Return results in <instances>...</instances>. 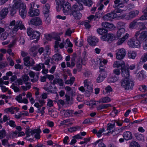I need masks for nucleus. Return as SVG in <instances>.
Segmentation results:
<instances>
[{
  "mask_svg": "<svg viewBox=\"0 0 147 147\" xmlns=\"http://www.w3.org/2000/svg\"><path fill=\"white\" fill-rule=\"evenodd\" d=\"M12 6L11 10L12 14H15L19 9V14L23 18H24L26 15V6L25 3H22L21 0H13Z\"/></svg>",
  "mask_w": 147,
  "mask_h": 147,
  "instance_id": "1",
  "label": "nucleus"
},
{
  "mask_svg": "<svg viewBox=\"0 0 147 147\" xmlns=\"http://www.w3.org/2000/svg\"><path fill=\"white\" fill-rule=\"evenodd\" d=\"M62 33V32H59L45 34V38L43 40L44 43H46L48 41L51 40L52 39H54L55 40L54 45L55 51L56 52H58L59 50V42L61 41V39L59 36Z\"/></svg>",
  "mask_w": 147,
  "mask_h": 147,
  "instance_id": "2",
  "label": "nucleus"
},
{
  "mask_svg": "<svg viewBox=\"0 0 147 147\" xmlns=\"http://www.w3.org/2000/svg\"><path fill=\"white\" fill-rule=\"evenodd\" d=\"M14 26L13 28L11 30V32L13 34H16L19 29L21 30L25 29L24 24L20 20H18L16 22L14 20L11 22L9 26V28L11 29Z\"/></svg>",
  "mask_w": 147,
  "mask_h": 147,
  "instance_id": "3",
  "label": "nucleus"
},
{
  "mask_svg": "<svg viewBox=\"0 0 147 147\" xmlns=\"http://www.w3.org/2000/svg\"><path fill=\"white\" fill-rule=\"evenodd\" d=\"M122 11L121 9H115L113 12L105 15L103 17V19L105 20L112 21V20L115 18L117 19H122L123 17L119 16V15L117 14V13H121Z\"/></svg>",
  "mask_w": 147,
  "mask_h": 147,
  "instance_id": "4",
  "label": "nucleus"
},
{
  "mask_svg": "<svg viewBox=\"0 0 147 147\" xmlns=\"http://www.w3.org/2000/svg\"><path fill=\"white\" fill-rule=\"evenodd\" d=\"M77 3L73 5V8L77 10H82L83 9V5L80 3L82 2L84 5L88 7L91 6L92 5V2L91 0H75Z\"/></svg>",
  "mask_w": 147,
  "mask_h": 147,
  "instance_id": "5",
  "label": "nucleus"
},
{
  "mask_svg": "<svg viewBox=\"0 0 147 147\" xmlns=\"http://www.w3.org/2000/svg\"><path fill=\"white\" fill-rule=\"evenodd\" d=\"M35 3L34 2L31 3L29 5V11L28 15L30 17L37 16L39 15L40 12L39 9H34Z\"/></svg>",
  "mask_w": 147,
  "mask_h": 147,
  "instance_id": "6",
  "label": "nucleus"
},
{
  "mask_svg": "<svg viewBox=\"0 0 147 147\" xmlns=\"http://www.w3.org/2000/svg\"><path fill=\"white\" fill-rule=\"evenodd\" d=\"M40 132L41 130L39 128L34 129L33 130L31 129H28L27 130H26V138L27 137H28L31 135H33L35 134H36L34 136L35 137L36 139H39L40 138Z\"/></svg>",
  "mask_w": 147,
  "mask_h": 147,
  "instance_id": "7",
  "label": "nucleus"
},
{
  "mask_svg": "<svg viewBox=\"0 0 147 147\" xmlns=\"http://www.w3.org/2000/svg\"><path fill=\"white\" fill-rule=\"evenodd\" d=\"M63 7V12L65 15H71V13L73 10H72V7L71 8V5L69 3L66 2Z\"/></svg>",
  "mask_w": 147,
  "mask_h": 147,
  "instance_id": "8",
  "label": "nucleus"
},
{
  "mask_svg": "<svg viewBox=\"0 0 147 147\" xmlns=\"http://www.w3.org/2000/svg\"><path fill=\"white\" fill-rule=\"evenodd\" d=\"M116 58L117 59H123L126 55L125 50L123 48L119 49L116 51Z\"/></svg>",
  "mask_w": 147,
  "mask_h": 147,
  "instance_id": "9",
  "label": "nucleus"
},
{
  "mask_svg": "<svg viewBox=\"0 0 147 147\" xmlns=\"http://www.w3.org/2000/svg\"><path fill=\"white\" fill-rule=\"evenodd\" d=\"M117 38L115 35L113 34H106L100 37V39L103 41L110 42L112 40H116Z\"/></svg>",
  "mask_w": 147,
  "mask_h": 147,
  "instance_id": "10",
  "label": "nucleus"
},
{
  "mask_svg": "<svg viewBox=\"0 0 147 147\" xmlns=\"http://www.w3.org/2000/svg\"><path fill=\"white\" fill-rule=\"evenodd\" d=\"M140 32V30L136 32L135 36L137 38L138 36L140 35L138 38L139 40L142 41L147 37V31H144L141 32Z\"/></svg>",
  "mask_w": 147,
  "mask_h": 147,
  "instance_id": "11",
  "label": "nucleus"
},
{
  "mask_svg": "<svg viewBox=\"0 0 147 147\" xmlns=\"http://www.w3.org/2000/svg\"><path fill=\"white\" fill-rule=\"evenodd\" d=\"M73 46V44L70 41V40L69 38H67L65 40V42L63 41L62 42L59 43V47L60 49L63 48L64 47L67 48L68 47H72Z\"/></svg>",
  "mask_w": 147,
  "mask_h": 147,
  "instance_id": "12",
  "label": "nucleus"
},
{
  "mask_svg": "<svg viewBox=\"0 0 147 147\" xmlns=\"http://www.w3.org/2000/svg\"><path fill=\"white\" fill-rule=\"evenodd\" d=\"M115 121H112L113 123H109L107 124V130H109L108 132L106 134V135H108L109 133L112 134L115 131Z\"/></svg>",
  "mask_w": 147,
  "mask_h": 147,
  "instance_id": "13",
  "label": "nucleus"
},
{
  "mask_svg": "<svg viewBox=\"0 0 147 147\" xmlns=\"http://www.w3.org/2000/svg\"><path fill=\"white\" fill-rule=\"evenodd\" d=\"M121 74L124 77H129V66L128 65H121Z\"/></svg>",
  "mask_w": 147,
  "mask_h": 147,
  "instance_id": "14",
  "label": "nucleus"
},
{
  "mask_svg": "<svg viewBox=\"0 0 147 147\" xmlns=\"http://www.w3.org/2000/svg\"><path fill=\"white\" fill-rule=\"evenodd\" d=\"M84 87L86 91L89 92H92L93 89L92 84L91 81L88 79L85 80L84 81Z\"/></svg>",
  "mask_w": 147,
  "mask_h": 147,
  "instance_id": "15",
  "label": "nucleus"
},
{
  "mask_svg": "<svg viewBox=\"0 0 147 147\" xmlns=\"http://www.w3.org/2000/svg\"><path fill=\"white\" fill-rule=\"evenodd\" d=\"M39 73L38 72L35 74L33 71H30L28 74L31 78H33L31 79V81L33 82H35L38 81L39 78Z\"/></svg>",
  "mask_w": 147,
  "mask_h": 147,
  "instance_id": "16",
  "label": "nucleus"
},
{
  "mask_svg": "<svg viewBox=\"0 0 147 147\" xmlns=\"http://www.w3.org/2000/svg\"><path fill=\"white\" fill-rule=\"evenodd\" d=\"M73 110H66L63 109L62 111L60 112V114H61L63 117H70L72 116L73 115Z\"/></svg>",
  "mask_w": 147,
  "mask_h": 147,
  "instance_id": "17",
  "label": "nucleus"
},
{
  "mask_svg": "<svg viewBox=\"0 0 147 147\" xmlns=\"http://www.w3.org/2000/svg\"><path fill=\"white\" fill-rule=\"evenodd\" d=\"M125 78L122 80L121 84L122 87L126 90L129 89V79L128 77H124Z\"/></svg>",
  "mask_w": 147,
  "mask_h": 147,
  "instance_id": "18",
  "label": "nucleus"
},
{
  "mask_svg": "<svg viewBox=\"0 0 147 147\" xmlns=\"http://www.w3.org/2000/svg\"><path fill=\"white\" fill-rule=\"evenodd\" d=\"M88 41L90 45L94 46L96 45L98 41V40L95 36H91L88 37Z\"/></svg>",
  "mask_w": 147,
  "mask_h": 147,
  "instance_id": "19",
  "label": "nucleus"
},
{
  "mask_svg": "<svg viewBox=\"0 0 147 147\" xmlns=\"http://www.w3.org/2000/svg\"><path fill=\"white\" fill-rule=\"evenodd\" d=\"M72 10H73L71 13V15H72L76 19H80L82 17V15L81 13L79 11L80 10H77V9L73 8V6H72Z\"/></svg>",
  "mask_w": 147,
  "mask_h": 147,
  "instance_id": "20",
  "label": "nucleus"
},
{
  "mask_svg": "<svg viewBox=\"0 0 147 147\" xmlns=\"http://www.w3.org/2000/svg\"><path fill=\"white\" fill-rule=\"evenodd\" d=\"M29 23L35 26H39L42 24V21L40 18L37 17L31 20Z\"/></svg>",
  "mask_w": 147,
  "mask_h": 147,
  "instance_id": "21",
  "label": "nucleus"
},
{
  "mask_svg": "<svg viewBox=\"0 0 147 147\" xmlns=\"http://www.w3.org/2000/svg\"><path fill=\"white\" fill-rule=\"evenodd\" d=\"M8 12V9L4 8L1 11L0 13V20L5 18L7 16Z\"/></svg>",
  "mask_w": 147,
  "mask_h": 147,
  "instance_id": "22",
  "label": "nucleus"
},
{
  "mask_svg": "<svg viewBox=\"0 0 147 147\" xmlns=\"http://www.w3.org/2000/svg\"><path fill=\"white\" fill-rule=\"evenodd\" d=\"M50 7L48 4H46L44 6L42 9V12L45 17H46L49 14V9Z\"/></svg>",
  "mask_w": 147,
  "mask_h": 147,
  "instance_id": "23",
  "label": "nucleus"
},
{
  "mask_svg": "<svg viewBox=\"0 0 147 147\" xmlns=\"http://www.w3.org/2000/svg\"><path fill=\"white\" fill-rule=\"evenodd\" d=\"M57 6L56 7V9L57 11H59L62 7V6L65 2V0H55Z\"/></svg>",
  "mask_w": 147,
  "mask_h": 147,
  "instance_id": "24",
  "label": "nucleus"
},
{
  "mask_svg": "<svg viewBox=\"0 0 147 147\" xmlns=\"http://www.w3.org/2000/svg\"><path fill=\"white\" fill-rule=\"evenodd\" d=\"M107 74L106 72L101 73L97 79V82L98 83H100L102 82L107 77Z\"/></svg>",
  "mask_w": 147,
  "mask_h": 147,
  "instance_id": "25",
  "label": "nucleus"
},
{
  "mask_svg": "<svg viewBox=\"0 0 147 147\" xmlns=\"http://www.w3.org/2000/svg\"><path fill=\"white\" fill-rule=\"evenodd\" d=\"M102 26L104 27L109 29L110 30L113 29L115 28V26L113 24H110L106 22H103L102 24Z\"/></svg>",
  "mask_w": 147,
  "mask_h": 147,
  "instance_id": "26",
  "label": "nucleus"
},
{
  "mask_svg": "<svg viewBox=\"0 0 147 147\" xmlns=\"http://www.w3.org/2000/svg\"><path fill=\"white\" fill-rule=\"evenodd\" d=\"M113 67H115L116 69L113 70V73L115 75H119L120 74V69H121V65H113Z\"/></svg>",
  "mask_w": 147,
  "mask_h": 147,
  "instance_id": "27",
  "label": "nucleus"
},
{
  "mask_svg": "<svg viewBox=\"0 0 147 147\" xmlns=\"http://www.w3.org/2000/svg\"><path fill=\"white\" fill-rule=\"evenodd\" d=\"M24 64H34L35 63L34 60L29 57H26L24 59Z\"/></svg>",
  "mask_w": 147,
  "mask_h": 147,
  "instance_id": "28",
  "label": "nucleus"
},
{
  "mask_svg": "<svg viewBox=\"0 0 147 147\" xmlns=\"http://www.w3.org/2000/svg\"><path fill=\"white\" fill-rule=\"evenodd\" d=\"M139 40L134 38V40L132 41V44H131V46L133 47H137L140 48V43Z\"/></svg>",
  "mask_w": 147,
  "mask_h": 147,
  "instance_id": "29",
  "label": "nucleus"
},
{
  "mask_svg": "<svg viewBox=\"0 0 147 147\" xmlns=\"http://www.w3.org/2000/svg\"><path fill=\"white\" fill-rule=\"evenodd\" d=\"M57 83L59 84L60 86H63V80L61 79L58 78H55L52 84L54 85Z\"/></svg>",
  "mask_w": 147,
  "mask_h": 147,
  "instance_id": "30",
  "label": "nucleus"
},
{
  "mask_svg": "<svg viewBox=\"0 0 147 147\" xmlns=\"http://www.w3.org/2000/svg\"><path fill=\"white\" fill-rule=\"evenodd\" d=\"M40 35V33L39 32L34 31L33 32V34L31 37L30 38L31 39H36V40L38 41L39 39Z\"/></svg>",
  "mask_w": 147,
  "mask_h": 147,
  "instance_id": "31",
  "label": "nucleus"
},
{
  "mask_svg": "<svg viewBox=\"0 0 147 147\" xmlns=\"http://www.w3.org/2000/svg\"><path fill=\"white\" fill-rule=\"evenodd\" d=\"M125 32V29L124 28H122L119 29L117 32V36L115 37L117 38V39L119 37H120Z\"/></svg>",
  "mask_w": 147,
  "mask_h": 147,
  "instance_id": "32",
  "label": "nucleus"
},
{
  "mask_svg": "<svg viewBox=\"0 0 147 147\" xmlns=\"http://www.w3.org/2000/svg\"><path fill=\"white\" fill-rule=\"evenodd\" d=\"M111 106V105L109 104H101L99 105L97 107V109L98 110H100L102 109H106L107 108Z\"/></svg>",
  "mask_w": 147,
  "mask_h": 147,
  "instance_id": "33",
  "label": "nucleus"
},
{
  "mask_svg": "<svg viewBox=\"0 0 147 147\" xmlns=\"http://www.w3.org/2000/svg\"><path fill=\"white\" fill-rule=\"evenodd\" d=\"M114 2L115 5L113 6L115 8H120L123 7V5L121 3V2L120 0H115Z\"/></svg>",
  "mask_w": 147,
  "mask_h": 147,
  "instance_id": "34",
  "label": "nucleus"
},
{
  "mask_svg": "<svg viewBox=\"0 0 147 147\" xmlns=\"http://www.w3.org/2000/svg\"><path fill=\"white\" fill-rule=\"evenodd\" d=\"M139 13L138 11L134 10L129 12V19L132 18L136 16Z\"/></svg>",
  "mask_w": 147,
  "mask_h": 147,
  "instance_id": "35",
  "label": "nucleus"
},
{
  "mask_svg": "<svg viewBox=\"0 0 147 147\" xmlns=\"http://www.w3.org/2000/svg\"><path fill=\"white\" fill-rule=\"evenodd\" d=\"M59 97V95L58 94H57L56 95V96L55 97V100H54V101L56 102L57 104L58 105H63L65 103L64 101L62 100L61 99L57 100L58 97Z\"/></svg>",
  "mask_w": 147,
  "mask_h": 147,
  "instance_id": "36",
  "label": "nucleus"
},
{
  "mask_svg": "<svg viewBox=\"0 0 147 147\" xmlns=\"http://www.w3.org/2000/svg\"><path fill=\"white\" fill-rule=\"evenodd\" d=\"M137 27L140 30V31L142 30H144L146 28V26L144 23L139 22H137Z\"/></svg>",
  "mask_w": 147,
  "mask_h": 147,
  "instance_id": "37",
  "label": "nucleus"
},
{
  "mask_svg": "<svg viewBox=\"0 0 147 147\" xmlns=\"http://www.w3.org/2000/svg\"><path fill=\"white\" fill-rule=\"evenodd\" d=\"M128 34H126L125 36H123L121 38L119 39L117 42L118 45H121L125 40L128 38Z\"/></svg>",
  "mask_w": 147,
  "mask_h": 147,
  "instance_id": "38",
  "label": "nucleus"
},
{
  "mask_svg": "<svg viewBox=\"0 0 147 147\" xmlns=\"http://www.w3.org/2000/svg\"><path fill=\"white\" fill-rule=\"evenodd\" d=\"M147 61V53H144L140 59V63L142 64Z\"/></svg>",
  "mask_w": 147,
  "mask_h": 147,
  "instance_id": "39",
  "label": "nucleus"
},
{
  "mask_svg": "<svg viewBox=\"0 0 147 147\" xmlns=\"http://www.w3.org/2000/svg\"><path fill=\"white\" fill-rule=\"evenodd\" d=\"M144 72L143 71H141L138 73L137 77L138 79L140 80H142L144 78Z\"/></svg>",
  "mask_w": 147,
  "mask_h": 147,
  "instance_id": "40",
  "label": "nucleus"
},
{
  "mask_svg": "<svg viewBox=\"0 0 147 147\" xmlns=\"http://www.w3.org/2000/svg\"><path fill=\"white\" fill-rule=\"evenodd\" d=\"M97 32L99 34L102 35L105 34H106L107 32V31L105 29L99 28L97 30Z\"/></svg>",
  "mask_w": 147,
  "mask_h": 147,
  "instance_id": "41",
  "label": "nucleus"
},
{
  "mask_svg": "<svg viewBox=\"0 0 147 147\" xmlns=\"http://www.w3.org/2000/svg\"><path fill=\"white\" fill-rule=\"evenodd\" d=\"M112 91V89L110 86H108L106 87L105 90L103 91V93L104 94H106L110 93Z\"/></svg>",
  "mask_w": 147,
  "mask_h": 147,
  "instance_id": "42",
  "label": "nucleus"
},
{
  "mask_svg": "<svg viewBox=\"0 0 147 147\" xmlns=\"http://www.w3.org/2000/svg\"><path fill=\"white\" fill-rule=\"evenodd\" d=\"M102 140V139H101L97 140L94 143V144L95 145H96L98 144V147H106L104 143L102 142H100V141Z\"/></svg>",
  "mask_w": 147,
  "mask_h": 147,
  "instance_id": "43",
  "label": "nucleus"
},
{
  "mask_svg": "<svg viewBox=\"0 0 147 147\" xmlns=\"http://www.w3.org/2000/svg\"><path fill=\"white\" fill-rule=\"evenodd\" d=\"M137 22L136 20H134L131 22L129 25V28L132 29L137 27Z\"/></svg>",
  "mask_w": 147,
  "mask_h": 147,
  "instance_id": "44",
  "label": "nucleus"
},
{
  "mask_svg": "<svg viewBox=\"0 0 147 147\" xmlns=\"http://www.w3.org/2000/svg\"><path fill=\"white\" fill-rule=\"evenodd\" d=\"M6 135V132L4 129H3L2 130H0V139L4 138Z\"/></svg>",
  "mask_w": 147,
  "mask_h": 147,
  "instance_id": "45",
  "label": "nucleus"
},
{
  "mask_svg": "<svg viewBox=\"0 0 147 147\" xmlns=\"http://www.w3.org/2000/svg\"><path fill=\"white\" fill-rule=\"evenodd\" d=\"M144 15L140 18V20H147V7L144 10Z\"/></svg>",
  "mask_w": 147,
  "mask_h": 147,
  "instance_id": "46",
  "label": "nucleus"
},
{
  "mask_svg": "<svg viewBox=\"0 0 147 147\" xmlns=\"http://www.w3.org/2000/svg\"><path fill=\"white\" fill-rule=\"evenodd\" d=\"M111 100L110 98L108 97H104L101 98V101L102 102V103L108 102Z\"/></svg>",
  "mask_w": 147,
  "mask_h": 147,
  "instance_id": "47",
  "label": "nucleus"
},
{
  "mask_svg": "<svg viewBox=\"0 0 147 147\" xmlns=\"http://www.w3.org/2000/svg\"><path fill=\"white\" fill-rule=\"evenodd\" d=\"M61 58V57L60 55L59 54H55L53 56V59L54 60L56 61H57Z\"/></svg>",
  "mask_w": 147,
  "mask_h": 147,
  "instance_id": "48",
  "label": "nucleus"
},
{
  "mask_svg": "<svg viewBox=\"0 0 147 147\" xmlns=\"http://www.w3.org/2000/svg\"><path fill=\"white\" fill-rule=\"evenodd\" d=\"M26 86H22V88L24 91H26L28 90L29 89L31 88V83H28L26 84Z\"/></svg>",
  "mask_w": 147,
  "mask_h": 147,
  "instance_id": "49",
  "label": "nucleus"
},
{
  "mask_svg": "<svg viewBox=\"0 0 147 147\" xmlns=\"http://www.w3.org/2000/svg\"><path fill=\"white\" fill-rule=\"evenodd\" d=\"M75 42L76 45L77 46L81 47L83 45V40L82 39H80L78 41H77V40H76L75 41Z\"/></svg>",
  "mask_w": 147,
  "mask_h": 147,
  "instance_id": "50",
  "label": "nucleus"
},
{
  "mask_svg": "<svg viewBox=\"0 0 147 147\" xmlns=\"http://www.w3.org/2000/svg\"><path fill=\"white\" fill-rule=\"evenodd\" d=\"M130 147H140V146L138 143L133 141L130 143Z\"/></svg>",
  "mask_w": 147,
  "mask_h": 147,
  "instance_id": "51",
  "label": "nucleus"
},
{
  "mask_svg": "<svg viewBox=\"0 0 147 147\" xmlns=\"http://www.w3.org/2000/svg\"><path fill=\"white\" fill-rule=\"evenodd\" d=\"M23 80L24 81V82L25 84H26V83H30V82H28V80H30V78L29 77L26 75H24V76L22 77Z\"/></svg>",
  "mask_w": 147,
  "mask_h": 147,
  "instance_id": "52",
  "label": "nucleus"
},
{
  "mask_svg": "<svg viewBox=\"0 0 147 147\" xmlns=\"http://www.w3.org/2000/svg\"><path fill=\"white\" fill-rule=\"evenodd\" d=\"M42 68H43L44 66V65H42ZM42 68V66L40 65H36L33 67V69L36 71H39Z\"/></svg>",
  "mask_w": 147,
  "mask_h": 147,
  "instance_id": "53",
  "label": "nucleus"
},
{
  "mask_svg": "<svg viewBox=\"0 0 147 147\" xmlns=\"http://www.w3.org/2000/svg\"><path fill=\"white\" fill-rule=\"evenodd\" d=\"M105 129L104 128H100L99 130L97 132L96 134L97 137L98 138L100 137L102 135V133L104 132Z\"/></svg>",
  "mask_w": 147,
  "mask_h": 147,
  "instance_id": "54",
  "label": "nucleus"
},
{
  "mask_svg": "<svg viewBox=\"0 0 147 147\" xmlns=\"http://www.w3.org/2000/svg\"><path fill=\"white\" fill-rule=\"evenodd\" d=\"M8 34L6 32L3 33L1 35V39L2 40H5L7 39L8 36Z\"/></svg>",
  "mask_w": 147,
  "mask_h": 147,
  "instance_id": "55",
  "label": "nucleus"
},
{
  "mask_svg": "<svg viewBox=\"0 0 147 147\" xmlns=\"http://www.w3.org/2000/svg\"><path fill=\"white\" fill-rule=\"evenodd\" d=\"M98 18V16H94V15H92L88 17V20L89 21V22H90V21H91L93 20H96V19Z\"/></svg>",
  "mask_w": 147,
  "mask_h": 147,
  "instance_id": "56",
  "label": "nucleus"
},
{
  "mask_svg": "<svg viewBox=\"0 0 147 147\" xmlns=\"http://www.w3.org/2000/svg\"><path fill=\"white\" fill-rule=\"evenodd\" d=\"M131 78H129V79ZM129 80V90H131L133 89V87L134 86V81L133 80Z\"/></svg>",
  "mask_w": 147,
  "mask_h": 147,
  "instance_id": "57",
  "label": "nucleus"
},
{
  "mask_svg": "<svg viewBox=\"0 0 147 147\" xmlns=\"http://www.w3.org/2000/svg\"><path fill=\"white\" fill-rule=\"evenodd\" d=\"M34 32V31H33V30L31 28H28L27 29V33L28 35L30 37V38H31V37L33 34V32Z\"/></svg>",
  "mask_w": 147,
  "mask_h": 147,
  "instance_id": "58",
  "label": "nucleus"
},
{
  "mask_svg": "<svg viewBox=\"0 0 147 147\" xmlns=\"http://www.w3.org/2000/svg\"><path fill=\"white\" fill-rule=\"evenodd\" d=\"M129 131H126L124 132L123 134V136L124 139L126 140H129Z\"/></svg>",
  "mask_w": 147,
  "mask_h": 147,
  "instance_id": "59",
  "label": "nucleus"
},
{
  "mask_svg": "<svg viewBox=\"0 0 147 147\" xmlns=\"http://www.w3.org/2000/svg\"><path fill=\"white\" fill-rule=\"evenodd\" d=\"M15 122L12 120L9 121V122H7V123L10 126L14 127H16V125L15 124Z\"/></svg>",
  "mask_w": 147,
  "mask_h": 147,
  "instance_id": "60",
  "label": "nucleus"
},
{
  "mask_svg": "<svg viewBox=\"0 0 147 147\" xmlns=\"http://www.w3.org/2000/svg\"><path fill=\"white\" fill-rule=\"evenodd\" d=\"M129 57L132 59H134L136 56V53L134 51H132L130 53Z\"/></svg>",
  "mask_w": 147,
  "mask_h": 147,
  "instance_id": "61",
  "label": "nucleus"
},
{
  "mask_svg": "<svg viewBox=\"0 0 147 147\" xmlns=\"http://www.w3.org/2000/svg\"><path fill=\"white\" fill-rule=\"evenodd\" d=\"M50 14L48 15V16H47L46 17V20H45V22L46 24H49L51 22V19L50 16Z\"/></svg>",
  "mask_w": 147,
  "mask_h": 147,
  "instance_id": "62",
  "label": "nucleus"
},
{
  "mask_svg": "<svg viewBox=\"0 0 147 147\" xmlns=\"http://www.w3.org/2000/svg\"><path fill=\"white\" fill-rule=\"evenodd\" d=\"M78 128V127H72L69 128L68 130L70 132H73L76 131Z\"/></svg>",
  "mask_w": 147,
  "mask_h": 147,
  "instance_id": "63",
  "label": "nucleus"
},
{
  "mask_svg": "<svg viewBox=\"0 0 147 147\" xmlns=\"http://www.w3.org/2000/svg\"><path fill=\"white\" fill-rule=\"evenodd\" d=\"M136 138L140 141H143L144 140V136L142 134H140L136 136Z\"/></svg>",
  "mask_w": 147,
  "mask_h": 147,
  "instance_id": "64",
  "label": "nucleus"
}]
</instances>
